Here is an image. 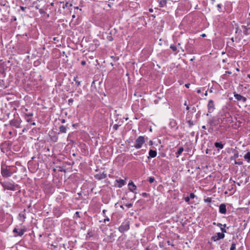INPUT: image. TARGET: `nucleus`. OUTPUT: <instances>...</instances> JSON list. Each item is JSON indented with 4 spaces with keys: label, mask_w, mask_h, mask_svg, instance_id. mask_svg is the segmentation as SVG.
<instances>
[{
    "label": "nucleus",
    "mask_w": 250,
    "mask_h": 250,
    "mask_svg": "<svg viewBox=\"0 0 250 250\" xmlns=\"http://www.w3.org/2000/svg\"><path fill=\"white\" fill-rule=\"evenodd\" d=\"M27 122H30V119H27Z\"/></svg>",
    "instance_id": "a19ab883"
},
{
    "label": "nucleus",
    "mask_w": 250,
    "mask_h": 250,
    "mask_svg": "<svg viewBox=\"0 0 250 250\" xmlns=\"http://www.w3.org/2000/svg\"><path fill=\"white\" fill-rule=\"evenodd\" d=\"M24 232V230L23 229H21L19 230V231H18V234H17V235L21 236L23 234Z\"/></svg>",
    "instance_id": "6ab92c4d"
},
{
    "label": "nucleus",
    "mask_w": 250,
    "mask_h": 250,
    "mask_svg": "<svg viewBox=\"0 0 250 250\" xmlns=\"http://www.w3.org/2000/svg\"><path fill=\"white\" fill-rule=\"evenodd\" d=\"M113 127L115 129H117V125H114Z\"/></svg>",
    "instance_id": "f704fd0d"
},
{
    "label": "nucleus",
    "mask_w": 250,
    "mask_h": 250,
    "mask_svg": "<svg viewBox=\"0 0 250 250\" xmlns=\"http://www.w3.org/2000/svg\"><path fill=\"white\" fill-rule=\"evenodd\" d=\"M27 116H30V117L32 116H33V113H28V114H27Z\"/></svg>",
    "instance_id": "473e14b6"
},
{
    "label": "nucleus",
    "mask_w": 250,
    "mask_h": 250,
    "mask_svg": "<svg viewBox=\"0 0 250 250\" xmlns=\"http://www.w3.org/2000/svg\"><path fill=\"white\" fill-rule=\"evenodd\" d=\"M219 212L221 214H226L227 212L226 206L224 204H221L219 206Z\"/></svg>",
    "instance_id": "6e6552de"
},
{
    "label": "nucleus",
    "mask_w": 250,
    "mask_h": 250,
    "mask_svg": "<svg viewBox=\"0 0 250 250\" xmlns=\"http://www.w3.org/2000/svg\"><path fill=\"white\" fill-rule=\"evenodd\" d=\"M116 182L118 183V187L120 188H122L123 186H124L125 184V181L123 179L116 180Z\"/></svg>",
    "instance_id": "f8f14e48"
},
{
    "label": "nucleus",
    "mask_w": 250,
    "mask_h": 250,
    "mask_svg": "<svg viewBox=\"0 0 250 250\" xmlns=\"http://www.w3.org/2000/svg\"><path fill=\"white\" fill-rule=\"evenodd\" d=\"M189 107H188V106H187V110H189Z\"/></svg>",
    "instance_id": "37998d69"
},
{
    "label": "nucleus",
    "mask_w": 250,
    "mask_h": 250,
    "mask_svg": "<svg viewBox=\"0 0 250 250\" xmlns=\"http://www.w3.org/2000/svg\"><path fill=\"white\" fill-rule=\"evenodd\" d=\"M26 8V7L21 6V9L22 11H24Z\"/></svg>",
    "instance_id": "2f4dec72"
},
{
    "label": "nucleus",
    "mask_w": 250,
    "mask_h": 250,
    "mask_svg": "<svg viewBox=\"0 0 250 250\" xmlns=\"http://www.w3.org/2000/svg\"><path fill=\"white\" fill-rule=\"evenodd\" d=\"M1 174L3 177H10L11 176L12 172L11 171L10 169V167H2L1 168Z\"/></svg>",
    "instance_id": "f03ea898"
},
{
    "label": "nucleus",
    "mask_w": 250,
    "mask_h": 250,
    "mask_svg": "<svg viewBox=\"0 0 250 250\" xmlns=\"http://www.w3.org/2000/svg\"><path fill=\"white\" fill-rule=\"evenodd\" d=\"M169 125L171 126L172 127H175L176 126V123L175 121L173 120L170 121Z\"/></svg>",
    "instance_id": "a211bd4d"
},
{
    "label": "nucleus",
    "mask_w": 250,
    "mask_h": 250,
    "mask_svg": "<svg viewBox=\"0 0 250 250\" xmlns=\"http://www.w3.org/2000/svg\"><path fill=\"white\" fill-rule=\"evenodd\" d=\"M105 220H107V221H109V218H107L106 219H104V221H105Z\"/></svg>",
    "instance_id": "79ce46f5"
},
{
    "label": "nucleus",
    "mask_w": 250,
    "mask_h": 250,
    "mask_svg": "<svg viewBox=\"0 0 250 250\" xmlns=\"http://www.w3.org/2000/svg\"><path fill=\"white\" fill-rule=\"evenodd\" d=\"M61 122L62 123H65V120L64 119H62Z\"/></svg>",
    "instance_id": "72a5a7b5"
},
{
    "label": "nucleus",
    "mask_w": 250,
    "mask_h": 250,
    "mask_svg": "<svg viewBox=\"0 0 250 250\" xmlns=\"http://www.w3.org/2000/svg\"><path fill=\"white\" fill-rule=\"evenodd\" d=\"M170 48L173 50V51H175L177 50L176 47L174 45H171Z\"/></svg>",
    "instance_id": "5701e85b"
},
{
    "label": "nucleus",
    "mask_w": 250,
    "mask_h": 250,
    "mask_svg": "<svg viewBox=\"0 0 250 250\" xmlns=\"http://www.w3.org/2000/svg\"><path fill=\"white\" fill-rule=\"evenodd\" d=\"M157 155V152L155 150H150L149 151V156L148 158H154Z\"/></svg>",
    "instance_id": "9b49d317"
},
{
    "label": "nucleus",
    "mask_w": 250,
    "mask_h": 250,
    "mask_svg": "<svg viewBox=\"0 0 250 250\" xmlns=\"http://www.w3.org/2000/svg\"><path fill=\"white\" fill-rule=\"evenodd\" d=\"M81 64L83 65H84L86 64V62L85 61H83L81 62Z\"/></svg>",
    "instance_id": "cd10ccee"
},
{
    "label": "nucleus",
    "mask_w": 250,
    "mask_h": 250,
    "mask_svg": "<svg viewBox=\"0 0 250 250\" xmlns=\"http://www.w3.org/2000/svg\"><path fill=\"white\" fill-rule=\"evenodd\" d=\"M197 92L199 94L201 93V89L200 88L199 89H198L197 90Z\"/></svg>",
    "instance_id": "7c9ffc66"
},
{
    "label": "nucleus",
    "mask_w": 250,
    "mask_h": 250,
    "mask_svg": "<svg viewBox=\"0 0 250 250\" xmlns=\"http://www.w3.org/2000/svg\"><path fill=\"white\" fill-rule=\"evenodd\" d=\"M155 179L153 177H150L148 178V181L150 183H152L154 182Z\"/></svg>",
    "instance_id": "4be33fe9"
},
{
    "label": "nucleus",
    "mask_w": 250,
    "mask_h": 250,
    "mask_svg": "<svg viewBox=\"0 0 250 250\" xmlns=\"http://www.w3.org/2000/svg\"><path fill=\"white\" fill-rule=\"evenodd\" d=\"M159 4L161 7H164L166 5L167 0H160Z\"/></svg>",
    "instance_id": "4468645a"
},
{
    "label": "nucleus",
    "mask_w": 250,
    "mask_h": 250,
    "mask_svg": "<svg viewBox=\"0 0 250 250\" xmlns=\"http://www.w3.org/2000/svg\"><path fill=\"white\" fill-rule=\"evenodd\" d=\"M214 145L216 147L219 148L220 149H222L223 148V145L221 143L216 142L215 143Z\"/></svg>",
    "instance_id": "2eb2a0df"
},
{
    "label": "nucleus",
    "mask_w": 250,
    "mask_h": 250,
    "mask_svg": "<svg viewBox=\"0 0 250 250\" xmlns=\"http://www.w3.org/2000/svg\"><path fill=\"white\" fill-rule=\"evenodd\" d=\"M60 131L62 133H65L66 131V127L63 125H61L60 127Z\"/></svg>",
    "instance_id": "dca6fc26"
},
{
    "label": "nucleus",
    "mask_w": 250,
    "mask_h": 250,
    "mask_svg": "<svg viewBox=\"0 0 250 250\" xmlns=\"http://www.w3.org/2000/svg\"><path fill=\"white\" fill-rule=\"evenodd\" d=\"M204 200H205V202H210L211 201V199L210 198H207L205 199Z\"/></svg>",
    "instance_id": "b1692460"
},
{
    "label": "nucleus",
    "mask_w": 250,
    "mask_h": 250,
    "mask_svg": "<svg viewBox=\"0 0 250 250\" xmlns=\"http://www.w3.org/2000/svg\"><path fill=\"white\" fill-rule=\"evenodd\" d=\"M208 112L209 113L212 112L214 109V102L212 100H210L208 101Z\"/></svg>",
    "instance_id": "39448f33"
},
{
    "label": "nucleus",
    "mask_w": 250,
    "mask_h": 250,
    "mask_svg": "<svg viewBox=\"0 0 250 250\" xmlns=\"http://www.w3.org/2000/svg\"><path fill=\"white\" fill-rule=\"evenodd\" d=\"M236 249V244L234 243H232L230 250H234Z\"/></svg>",
    "instance_id": "412c9836"
},
{
    "label": "nucleus",
    "mask_w": 250,
    "mask_h": 250,
    "mask_svg": "<svg viewBox=\"0 0 250 250\" xmlns=\"http://www.w3.org/2000/svg\"><path fill=\"white\" fill-rule=\"evenodd\" d=\"M73 102V100L72 99H70L69 100H68V103H69V104H72V103Z\"/></svg>",
    "instance_id": "bb28decb"
},
{
    "label": "nucleus",
    "mask_w": 250,
    "mask_h": 250,
    "mask_svg": "<svg viewBox=\"0 0 250 250\" xmlns=\"http://www.w3.org/2000/svg\"><path fill=\"white\" fill-rule=\"evenodd\" d=\"M132 206V204H129L128 205H127V207H128V208H130V207H131Z\"/></svg>",
    "instance_id": "c9c22d12"
},
{
    "label": "nucleus",
    "mask_w": 250,
    "mask_h": 250,
    "mask_svg": "<svg viewBox=\"0 0 250 250\" xmlns=\"http://www.w3.org/2000/svg\"><path fill=\"white\" fill-rule=\"evenodd\" d=\"M105 210H104L103 211V213H105Z\"/></svg>",
    "instance_id": "49530a36"
},
{
    "label": "nucleus",
    "mask_w": 250,
    "mask_h": 250,
    "mask_svg": "<svg viewBox=\"0 0 250 250\" xmlns=\"http://www.w3.org/2000/svg\"><path fill=\"white\" fill-rule=\"evenodd\" d=\"M205 96H206L208 95V92H207V91H206V92H205Z\"/></svg>",
    "instance_id": "ea45409f"
},
{
    "label": "nucleus",
    "mask_w": 250,
    "mask_h": 250,
    "mask_svg": "<svg viewBox=\"0 0 250 250\" xmlns=\"http://www.w3.org/2000/svg\"><path fill=\"white\" fill-rule=\"evenodd\" d=\"M185 86L187 87V88H189V86H190V84L189 83H187L185 85Z\"/></svg>",
    "instance_id": "c756f323"
},
{
    "label": "nucleus",
    "mask_w": 250,
    "mask_h": 250,
    "mask_svg": "<svg viewBox=\"0 0 250 250\" xmlns=\"http://www.w3.org/2000/svg\"><path fill=\"white\" fill-rule=\"evenodd\" d=\"M32 125H35V123H33L32 124Z\"/></svg>",
    "instance_id": "a18cd8bd"
},
{
    "label": "nucleus",
    "mask_w": 250,
    "mask_h": 250,
    "mask_svg": "<svg viewBox=\"0 0 250 250\" xmlns=\"http://www.w3.org/2000/svg\"><path fill=\"white\" fill-rule=\"evenodd\" d=\"M202 36L203 37H205V36H206V35L204 34H203Z\"/></svg>",
    "instance_id": "c03bdc74"
},
{
    "label": "nucleus",
    "mask_w": 250,
    "mask_h": 250,
    "mask_svg": "<svg viewBox=\"0 0 250 250\" xmlns=\"http://www.w3.org/2000/svg\"><path fill=\"white\" fill-rule=\"evenodd\" d=\"M195 195L193 193H191L188 196L190 199H193L195 197Z\"/></svg>",
    "instance_id": "393cba45"
},
{
    "label": "nucleus",
    "mask_w": 250,
    "mask_h": 250,
    "mask_svg": "<svg viewBox=\"0 0 250 250\" xmlns=\"http://www.w3.org/2000/svg\"><path fill=\"white\" fill-rule=\"evenodd\" d=\"M244 157L248 162H250V152H249L245 154Z\"/></svg>",
    "instance_id": "ddd939ff"
},
{
    "label": "nucleus",
    "mask_w": 250,
    "mask_h": 250,
    "mask_svg": "<svg viewBox=\"0 0 250 250\" xmlns=\"http://www.w3.org/2000/svg\"><path fill=\"white\" fill-rule=\"evenodd\" d=\"M184 105H187V101H185V103H184Z\"/></svg>",
    "instance_id": "4c0bfd02"
},
{
    "label": "nucleus",
    "mask_w": 250,
    "mask_h": 250,
    "mask_svg": "<svg viewBox=\"0 0 250 250\" xmlns=\"http://www.w3.org/2000/svg\"><path fill=\"white\" fill-rule=\"evenodd\" d=\"M128 187L129 191L134 193H136L135 191L136 189L137 188L133 182H129L128 184Z\"/></svg>",
    "instance_id": "423d86ee"
},
{
    "label": "nucleus",
    "mask_w": 250,
    "mask_h": 250,
    "mask_svg": "<svg viewBox=\"0 0 250 250\" xmlns=\"http://www.w3.org/2000/svg\"><path fill=\"white\" fill-rule=\"evenodd\" d=\"M129 228V226L128 223H125V224H122L120 227H119V230L121 232H124L125 231L127 230Z\"/></svg>",
    "instance_id": "0eeeda50"
},
{
    "label": "nucleus",
    "mask_w": 250,
    "mask_h": 250,
    "mask_svg": "<svg viewBox=\"0 0 250 250\" xmlns=\"http://www.w3.org/2000/svg\"><path fill=\"white\" fill-rule=\"evenodd\" d=\"M149 12H153V9H150L149 10Z\"/></svg>",
    "instance_id": "58836bf2"
},
{
    "label": "nucleus",
    "mask_w": 250,
    "mask_h": 250,
    "mask_svg": "<svg viewBox=\"0 0 250 250\" xmlns=\"http://www.w3.org/2000/svg\"><path fill=\"white\" fill-rule=\"evenodd\" d=\"M235 98L238 101H242L244 102H246V98L238 94H235L234 95Z\"/></svg>",
    "instance_id": "9d476101"
},
{
    "label": "nucleus",
    "mask_w": 250,
    "mask_h": 250,
    "mask_svg": "<svg viewBox=\"0 0 250 250\" xmlns=\"http://www.w3.org/2000/svg\"><path fill=\"white\" fill-rule=\"evenodd\" d=\"M202 128H203V129H206V126H205V125H203V126H202Z\"/></svg>",
    "instance_id": "e433bc0d"
},
{
    "label": "nucleus",
    "mask_w": 250,
    "mask_h": 250,
    "mask_svg": "<svg viewBox=\"0 0 250 250\" xmlns=\"http://www.w3.org/2000/svg\"><path fill=\"white\" fill-rule=\"evenodd\" d=\"M213 224L214 225H217L218 227H219L221 231H222L223 233H224V232H226L227 231L225 229V227H226V224H224V225H222V224L221 223H213Z\"/></svg>",
    "instance_id": "1a4fd4ad"
},
{
    "label": "nucleus",
    "mask_w": 250,
    "mask_h": 250,
    "mask_svg": "<svg viewBox=\"0 0 250 250\" xmlns=\"http://www.w3.org/2000/svg\"><path fill=\"white\" fill-rule=\"evenodd\" d=\"M3 187L8 190H14L16 189L15 185L11 182H5L3 184Z\"/></svg>",
    "instance_id": "7ed1b4c3"
},
{
    "label": "nucleus",
    "mask_w": 250,
    "mask_h": 250,
    "mask_svg": "<svg viewBox=\"0 0 250 250\" xmlns=\"http://www.w3.org/2000/svg\"><path fill=\"white\" fill-rule=\"evenodd\" d=\"M225 237V234L223 233L218 232L214 236L211 237V240L215 242Z\"/></svg>",
    "instance_id": "20e7f679"
},
{
    "label": "nucleus",
    "mask_w": 250,
    "mask_h": 250,
    "mask_svg": "<svg viewBox=\"0 0 250 250\" xmlns=\"http://www.w3.org/2000/svg\"><path fill=\"white\" fill-rule=\"evenodd\" d=\"M190 199L189 198V197L188 196L186 197L185 198V201H186V202H189V200H190Z\"/></svg>",
    "instance_id": "a878e982"
},
{
    "label": "nucleus",
    "mask_w": 250,
    "mask_h": 250,
    "mask_svg": "<svg viewBox=\"0 0 250 250\" xmlns=\"http://www.w3.org/2000/svg\"><path fill=\"white\" fill-rule=\"evenodd\" d=\"M19 218L21 220V221H23L24 219H25V216H24L23 214H19Z\"/></svg>",
    "instance_id": "aec40b11"
},
{
    "label": "nucleus",
    "mask_w": 250,
    "mask_h": 250,
    "mask_svg": "<svg viewBox=\"0 0 250 250\" xmlns=\"http://www.w3.org/2000/svg\"><path fill=\"white\" fill-rule=\"evenodd\" d=\"M145 139L144 136H140L135 140L134 146L136 149L141 148L145 143Z\"/></svg>",
    "instance_id": "f257e3e1"
},
{
    "label": "nucleus",
    "mask_w": 250,
    "mask_h": 250,
    "mask_svg": "<svg viewBox=\"0 0 250 250\" xmlns=\"http://www.w3.org/2000/svg\"><path fill=\"white\" fill-rule=\"evenodd\" d=\"M184 151V148L182 147H181L179 148L178 151H177V157H178L179 155H180L181 154V153L183 152Z\"/></svg>",
    "instance_id": "f3484780"
},
{
    "label": "nucleus",
    "mask_w": 250,
    "mask_h": 250,
    "mask_svg": "<svg viewBox=\"0 0 250 250\" xmlns=\"http://www.w3.org/2000/svg\"><path fill=\"white\" fill-rule=\"evenodd\" d=\"M13 232L18 234V230L16 228L13 230Z\"/></svg>",
    "instance_id": "c85d7f7f"
}]
</instances>
